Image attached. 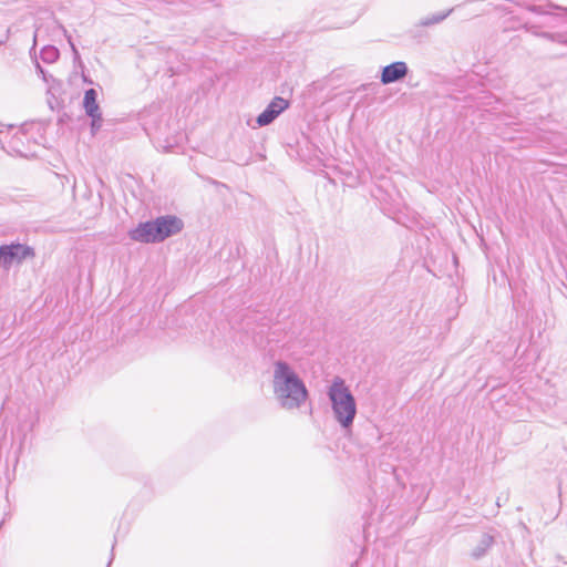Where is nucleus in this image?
I'll list each match as a JSON object with an SVG mask.
<instances>
[{"label":"nucleus","mask_w":567,"mask_h":567,"mask_svg":"<svg viewBox=\"0 0 567 567\" xmlns=\"http://www.w3.org/2000/svg\"><path fill=\"white\" fill-rule=\"evenodd\" d=\"M34 257L31 247L23 244H11L0 246V266L9 269L14 262H22L27 258Z\"/></svg>","instance_id":"nucleus-4"},{"label":"nucleus","mask_w":567,"mask_h":567,"mask_svg":"<svg viewBox=\"0 0 567 567\" xmlns=\"http://www.w3.org/2000/svg\"><path fill=\"white\" fill-rule=\"evenodd\" d=\"M92 122H91V130H92V133L95 134L102 126V113H97V114H94L93 116H90Z\"/></svg>","instance_id":"nucleus-11"},{"label":"nucleus","mask_w":567,"mask_h":567,"mask_svg":"<svg viewBox=\"0 0 567 567\" xmlns=\"http://www.w3.org/2000/svg\"><path fill=\"white\" fill-rule=\"evenodd\" d=\"M409 68L403 61H396L382 69L380 81L382 84L398 82L408 75Z\"/></svg>","instance_id":"nucleus-6"},{"label":"nucleus","mask_w":567,"mask_h":567,"mask_svg":"<svg viewBox=\"0 0 567 567\" xmlns=\"http://www.w3.org/2000/svg\"><path fill=\"white\" fill-rule=\"evenodd\" d=\"M59 50L55 47L47 45L42 48L40 58L45 63H53L59 59Z\"/></svg>","instance_id":"nucleus-10"},{"label":"nucleus","mask_w":567,"mask_h":567,"mask_svg":"<svg viewBox=\"0 0 567 567\" xmlns=\"http://www.w3.org/2000/svg\"><path fill=\"white\" fill-rule=\"evenodd\" d=\"M452 11L453 10L450 9V10H447L445 12L434 13L432 16L425 17V18L420 20L419 24L421 27H430V25L440 23L443 20H445L451 14Z\"/></svg>","instance_id":"nucleus-9"},{"label":"nucleus","mask_w":567,"mask_h":567,"mask_svg":"<svg viewBox=\"0 0 567 567\" xmlns=\"http://www.w3.org/2000/svg\"><path fill=\"white\" fill-rule=\"evenodd\" d=\"M272 390L276 401L285 410L299 409L308 398L303 381L285 361L274 364Z\"/></svg>","instance_id":"nucleus-1"},{"label":"nucleus","mask_w":567,"mask_h":567,"mask_svg":"<svg viewBox=\"0 0 567 567\" xmlns=\"http://www.w3.org/2000/svg\"><path fill=\"white\" fill-rule=\"evenodd\" d=\"M97 92L94 89H89L84 93L83 107L87 116L101 113L100 105L96 101Z\"/></svg>","instance_id":"nucleus-7"},{"label":"nucleus","mask_w":567,"mask_h":567,"mask_svg":"<svg viewBox=\"0 0 567 567\" xmlns=\"http://www.w3.org/2000/svg\"><path fill=\"white\" fill-rule=\"evenodd\" d=\"M494 543V538L491 535L484 534L480 539L478 544L473 548L471 556L474 559L482 558Z\"/></svg>","instance_id":"nucleus-8"},{"label":"nucleus","mask_w":567,"mask_h":567,"mask_svg":"<svg viewBox=\"0 0 567 567\" xmlns=\"http://www.w3.org/2000/svg\"><path fill=\"white\" fill-rule=\"evenodd\" d=\"M183 229L181 218L172 215L161 216L154 220L138 224L130 230V238L138 243H161L166 238L178 234Z\"/></svg>","instance_id":"nucleus-2"},{"label":"nucleus","mask_w":567,"mask_h":567,"mask_svg":"<svg viewBox=\"0 0 567 567\" xmlns=\"http://www.w3.org/2000/svg\"><path fill=\"white\" fill-rule=\"evenodd\" d=\"M63 31H64V34L68 39L70 47H71V50L73 52L74 59H80L79 51H78L76 47L74 45V43L72 42L71 35L68 34L66 30H63Z\"/></svg>","instance_id":"nucleus-12"},{"label":"nucleus","mask_w":567,"mask_h":567,"mask_svg":"<svg viewBox=\"0 0 567 567\" xmlns=\"http://www.w3.org/2000/svg\"><path fill=\"white\" fill-rule=\"evenodd\" d=\"M288 107L289 102L286 99L281 96L274 97L267 107L257 116V125L260 127L269 125Z\"/></svg>","instance_id":"nucleus-5"},{"label":"nucleus","mask_w":567,"mask_h":567,"mask_svg":"<svg viewBox=\"0 0 567 567\" xmlns=\"http://www.w3.org/2000/svg\"><path fill=\"white\" fill-rule=\"evenodd\" d=\"M327 394L336 421L342 429H350L357 415V403L344 380L336 377L329 385Z\"/></svg>","instance_id":"nucleus-3"},{"label":"nucleus","mask_w":567,"mask_h":567,"mask_svg":"<svg viewBox=\"0 0 567 567\" xmlns=\"http://www.w3.org/2000/svg\"><path fill=\"white\" fill-rule=\"evenodd\" d=\"M37 71H38V73L42 76V79H43L45 82H48L47 74H45V72H44L43 68H42L39 63H37Z\"/></svg>","instance_id":"nucleus-13"}]
</instances>
